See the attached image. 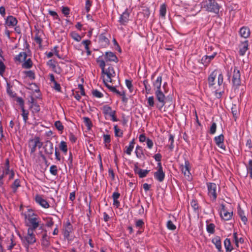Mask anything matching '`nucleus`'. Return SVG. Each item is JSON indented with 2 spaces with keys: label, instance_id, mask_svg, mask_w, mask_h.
<instances>
[{
  "label": "nucleus",
  "instance_id": "1",
  "mask_svg": "<svg viewBox=\"0 0 252 252\" xmlns=\"http://www.w3.org/2000/svg\"><path fill=\"white\" fill-rule=\"evenodd\" d=\"M201 7L208 12L218 14L220 6L216 0H203L201 3Z\"/></svg>",
  "mask_w": 252,
  "mask_h": 252
},
{
  "label": "nucleus",
  "instance_id": "2",
  "mask_svg": "<svg viewBox=\"0 0 252 252\" xmlns=\"http://www.w3.org/2000/svg\"><path fill=\"white\" fill-rule=\"evenodd\" d=\"M36 216L32 213V216L29 214L28 216H26V219L27 220L26 225L32 230H35L39 225V222Z\"/></svg>",
  "mask_w": 252,
  "mask_h": 252
},
{
  "label": "nucleus",
  "instance_id": "3",
  "mask_svg": "<svg viewBox=\"0 0 252 252\" xmlns=\"http://www.w3.org/2000/svg\"><path fill=\"white\" fill-rule=\"evenodd\" d=\"M43 145V143L40 141V138L35 136L34 138L31 139L29 141V147L31 149V153H33L36 151V148L37 147L40 149Z\"/></svg>",
  "mask_w": 252,
  "mask_h": 252
},
{
  "label": "nucleus",
  "instance_id": "4",
  "mask_svg": "<svg viewBox=\"0 0 252 252\" xmlns=\"http://www.w3.org/2000/svg\"><path fill=\"white\" fill-rule=\"evenodd\" d=\"M232 84L233 87L237 88L241 85V75L240 71L236 69L235 67L233 71V77H232Z\"/></svg>",
  "mask_w": 252,
  "mask_h": 252
},
{
  "label": "nucleus",
  "instance_id": "5",
  "mask_svg": "<svg viewBox=\"0 0 252 252\" xmlns=\"http://www.w3.org/2000/svg\"><path fill=\"white\" fill-rule=\"evenodd\" d=\"M208 195L213 200H216L217 198V186L215 183H208L207 184Z\"/></svg>",
  "mask_w": 252,
  "mask_h": 252
},
{
  "label": "nucleus",
  "instance_id": "6",
  "mask_svg": "<svg viewBox=\"0 0 252 252\" xmlns=\"http://www.w3.org/2000/svg\"><path fill=\"white\" fill-rule=\"evenodd\" d=\"M155 95L156 96V98L159 103V104H158V106L159 107V109H160L165 104V96L161 90H156L155 91Z\"/></svg>",
  "mask_w": 252,
  "mask_h": 252
},
{
  "label": "nucleus",
  "instance_id": "7",
  "mask_svg": "<svg viewBox=\"0 0 252 252\" xmlns=\"http://www.w3.org/2000/svg\"><path fill=\"white\" fill-rule=\"evenodd\" d=\"M232 212H228L223 204H221V209L220 210V215L221 217L225 220H230L232 216Z\"/></svg>",
  "mask_w": 252,
  "mask_h": 252
},
{
  "label": "nucleus",
  "instance_id": "8",
  "mask_svg": "<svg viewBox=\"0 0 252 252\" xmlns=\"http://www.w3.org/2000/svg\"><path fill=\"white\" fill-rule=\"evenodd\" d=\"M102 73L107 75V79L105 80L106 82L109 81L112 83V78L116 75L115 71L112 66H109L107 69L105 70L104 73Z\"/></svg>",
  "mask_w": 252,
  "mask_h": 252
},
{
  "label": "nucleus",
  "instance_id": "9",
  "mask_svg": "<svg viewBox=\"0 0 252 252\" xmlns=\"http://www.w3.org/2000/svg\"><path fill=\"white\" fill-rule=\"evenodd\" d=\"M130 11L127 9H126L125 11L121 15L119 18V22L121 24L126 25L129 21Z\"/></svg>",
  "mask_w": 252,
  "mask_h": 252
},
{
  "label": "nucleus",
  "instance_id": "10",
  "mask_svg": "<svg viewBox=\"0 0 252 252\" xmlns=\"http://www.w3.org/2000/svg\"><path fill=\"white\" fill-rule=\"evenodd\" d=\"M34 230L31 229V228L28 229L27 236L25 237V240L28 244H32L35 242L36 239L34 234Z\"/></svg>",
  "mask_w": 252,
  "mask_h": 252
},
{
  "label": "nucleus",
  "instance_id": "11",
  "mask_svg": "<svg viewBox=\"0 0 252 252\" xmlns=\"http://www.w3.org/2000/svg\"><path fill=\"white\" fill-rule=\"evenodd\" d=\"M35 200L37 203L44 208H48L50 207L47 201L40 195H36L35 197Z\"/></svg>",
  "mask_w": 252,
  "mask_h": 252
},
{
  "label": "nucleus",
  "instance_id": "12",
  "mask_svg": "<svg viewBox=\"0 0 252 252\" xmlns=\"http://www.w3.org/2000/svg\"><path fill=\"white\" fill-rule=\"evenodd\" d=\"M18 23L17 19L13 16H8L5 20V25L9 27L15 26Z\"/></svg>",
  "mask_w": 252,
  "mask_h": 252
},
{
  "label": "nucleus",
  "instance_id": "13",
  "mask_svg": "<svg viewBox=\"0 0 252 252\" xmlns=\"http://www.w3.org/2000/svg\"><path fill=\"white\" fill-rule=\"evenodd\" d=\"M105 59L106 61L115 62L117 63L118 59L114 53L111 52H106L105 54Z\"/></svg>",
  "mask_w": 252,
  "mask_h": 252
},
{
  "label": "nucleus",
  "instance_id": "14",
  "mask_svg": "<svg viewBox=\"0 0 252 252\" xmlns=\"http://www.w3.org/2000/svg\"><path fill=\"white\" fill-rule=\"evenodd\" d=\"M103 82H104L105 85L106 86V87L108 89H109V90L110 91H111L112 92L118 95H124L125 94V92L124 91L122 92H120L119 91H118V90H117L116 89V87L113 86H111V85H109L107 83V82H106L105 79H103Z\"/></svg>",
  "mask_w": 252,
  "mask_h": 252
},
{
  "label": "nucleus",
  "instance_id": "15",
  "mask_svg": "<svg viewBox=\"0 0 252 252\" xmlns=\"http://www.w3.org/2000/svg\"><path fill=\"white\" fill-rule=\"evenodd\" d=\"M45 152L48 155H52L54 152V147L53 143L50 141H47L44 146Z\"/></svg>",
  "mask_w": 252,
  "mask_h": 252
},
{
  "label": "nucleus",
  "instance_id": "16",
  "mask_svg": "<svg viewBox=\"0 0 252 252\" xmlns=\"http://www.w3.org/2000/svg\"><path fill=\"white\" fill-rule=\"evenodd\" d=\"M182 173L185 176L189 178L190 172L189 170V162L188 160H185V165H181Z\"/></svg>",
  "mask_w": 252,
  "mask_h": 252
},
{
  "label": "nucleus",
  "instance_id": "17",
  "mask_svg": "<svg viewBox=\"0 0 252 252\" xmlns=\"http://www.w3.org/2000/svg\"><path fill=\"white\" fill-rule=\"evenodd\" d=\"M239 48L240 55L244 56L248 49V41L246 40L245 41L242 42L239 46Z\"/></svg>",
  "mask_w": 252,
  "mask_h": 252
},
{
  "label": "nucleus",
  "instance_id": "18",
  "mask_svg": "<svg viewBox=\"0 0 252 252\" xmlns=\"http://www.w3.org/2000/svg\"><path fill=\"white\" fill-rule=\"evenodd\" d=\"M212 243L215 245L216 248L219 252H222L221 240L220 237L216 236L213 238L212 240Z\"/></svg>",
  "mask_w": 252,
  "mask_h": 252
},
{
  "label": "nucleus",
  "instance_id": "19",
  "mask_svg": "<svg viewBox=\"0 0 252 252\" xmlns=\"http://www.w3.org/2000/svg\"><path fill=\"white\" fill-rule=\"evenodd\" d=\"M217 72L218 71L217 70H214L209 76L208 81L209 87L213 86L215 84V80L217 75Z\"/></svg>",
  "mask_w": 252,
  "mask_h": 252
},
{
  "label": "nucleus",
  "instance_id": "20",
  "mask_svg": "<svg viewBox=\"0 0 252 252\" xmlns=\"http://www.w3.org/2000/svg\"><path fill=\"white\" fill-rule=\"evenodd\" d=\"M154 177L158 181L161 182L164 180L165 174L163 170H158V171L154 173Z\"/></svg>",
  "mask_w": 252,
  "mask_h": 252
},
{
  "label": "nucleus",
  "instance_id": "21",
  "mask_svg": "<svg viewBox=\"0 0 252 252\" xmlns=\"http://www.w3.org/2000/svg\"><path fill=\"white\" fill-rule=\"evenodd\" d=\"M162 82V76H159L157 79L153 82L154 89L155 90H161V85Z\"/></svg>",
  "mask_w": 252,
  "mask_h": 252
},
{
  "label": "nucleus",
  "instance_id": "22",
  "mask_svg": "<svg viewBox=\"0 0 252 252\" xmlns=\"http://www.w3.org/2000/svg\"><path fill=\"white\" fill-rule=\"evenodd\" d=\"M72 230V227L70 222H67L63 231V235L65 238H68L69 236L70 233Z\"/></svg>",
  "mask_w": 252,
  "mask_h": 252
},
{
  "label": "nucleus",
  "instance_id": "23",
  "mask_svg": "<svg viewBox=\"0 0 252 252\" xmlns=\"http://www.w3.org/2000/svg\"><path fill=\"white\" fill-rule=\"evenodd\" d=\"M239 33L241 37L246 38L250 36V29L247 27H243L240 29Z\"/></svg>",
  "mask_w": 252,
  "mask_h": 252
},
{
  "label": "nucleus",
  "instance_id": "24",
  "mask_svg": "<svg viewBox=\"0 0 252 252\" xmlns=\"http://www.w3.org/2000/svg\"><path fill=\"white\" fill-rule=\"evenodd\" d=\"M27 57V55L26 52H20L18 55L15 57V60L19 62H22L26 60Z\"/></svg>",
  "mask_w": 252,
  "mask_h": 252
},
{
  "label": "nucleus",
  "instance_id": "25",
  "mask_svg": "<svg viewBox=\"0 0 252 252\" xmlns=\"http://www.w3.org/2000/svg\"><path fill=\"white\" fill-rule=\"evenodd\" d=\"M224 247L226 249V252H231L233 249L232 246L231 244V242L229 239L226 238L224 241Z\"/></svg>",
  "mask_w": 252,
  "mask_h": 252
},
{
  "label": "nucleus",
  "instance_id": "26",
  "mask_svg": "<svg viewBox=\"0 0 252 252\" xmlns=\"http://www.w3.org/2000/svg\"><path fill=\"white\" fill-rule=\"evenodd\" d=\"M3 168V174L7 175L10 172L9 170V161L8 158H6L5 160V163L4 164V166L2 167Z\"/></svg>",
  "mask_w": 252,
  "mask_h": 252
},
{
  "label": "nucleus",
  "instance_id": "27",
  "mask_svg": "<svg viewBox=\"0 0 252 252\" xmlns=\"http://www.w3.org/2000/svg\"><path fill=\"white\" fill-rule=\"evenodd\" d=\"M233 239L234 241L235 244V245L238 247V244L239 243H240L241 244L244 243V239L241 237L240 238H238L237 237V233L235 232L233 233Z\"/></svg>",
  "mask_w": 252,
  "mask_h": 252
},
{
  "label": "nucleus",
  "instance_id": "28",
  "mask_svg": "<svg viewBox=\"0 0 252 252\" xmlns=\"http://www.w3.org/2000/svg\"><path fill=\"white\" fill-rule=\"evenodd\" d=\"M102 110L103 112L105 114L107 115H109L110 114H112L113 113V111L112 110V108L111 107L107 105H105L103 106L102 107Z\"/></svg>",
  "mask_w": 252,
  "mask_h": 252
},
{
  "label": "nucleus",
  "instance_id": "29",
  "mask_svg": "<svg viewBox=\"0 0 252 252\" xmlns=\"http://www.w3.org/2000/svg\"><path fill=\"white\" fill-rule=\"evenodd\" d=\"M20 186V181L19 179H16L14 181L13 183L11 185V188L13 190L14 192L17 190L18 187Z\"/></svg>",
  "mask_w": 252,
  "mask_h": 252
},
{
  "label": "nucleus",
  "instance_id": "30",
  "mask_svg": "<svg viewBox=\"0 0 252 252\" xmlns=\"http://www.w3.org/2000/svg\"><path fill=\"white\" fill-rule=\"evenodd\" d=\"M71 37L76 41H80L81 40V36L75 32H73L70 33Z\"/></svg>",
  "mask_w": 252,
  "mask_h": 252
},
{
  "label": "nucleus",
  "instance_id": "31",
  "mask_svg": "<svg viewBox=\"0 0 252 252\" xmlns=\"http://www.w3.org/2000/svg\"><path fill=\"white\" fill-rule=\"evenodd\" d=\"M214 140L217 145L221 144V143H223L224 140V136L223 134H221L219 136L215 137Z\"/></svg>",
  "mask_w": 252,
  "mask_h": 252
},
{
  "label": "nucleus",
  "instance_id": "32",
  "mask_svg": "<svg viewBox=\"0 0 252 252\" xmlns=\"http://www.w3.org/2000/svg\"><path fill=\"white\" fill-rule=\"evenodd\" d=\"M32 65V61L31 59H29L23 63L22 67L25 68H30Z\"/></svg>",
  "mask_w": 252,
  "mask_h": 252
},
{
  "label": "nucleus",
  "instance_id": "33",
  "mask_svg": "<svg viewBox=\"0 0 252 252\" xmlns=\"http://www.w3.org/2000/svg\"><path fill=\"white\" fill-rule=\"evenodd\" d=\"M31 108L32 109V112L33 113H38L40 111V108L39 105L36 103H34L33 104H32L30 106Z\"/></svg>",
  "mask_w": 252,
  "mask_h": 252
},
{
  "label": "nucleus",
  "instance_id": "34",
  "mask_svg": "<svg viewBox=\"0 0 252 252\" xmlns=\"http://www.w3.org/2000/svg\"><path fill=\"white\" fill-rule=\"evenodd\" d=\"M143 84L145 89L146 94H150L151 91V88L150 84L148 83L147 80H145L143 81Z\"/></svg>",
  "mask_w": 252,
  "mask_h": 252
},
{
  "label": "nucleus",
  "instance_id": "35",
  "mask_svg": "<svg viewBox=\"0 0 252 252\" xmlns=\"http://www.w3.org/2000/svg\"><path fill=\"white\" fill-rule=\"evenodd\" d=\"M215 225L213 223H210L207 225V231L210 234H213L215 232Z\"/></svg>",
  "mask_w": 252,
  "mask_h": 252
},
{
  "label": "nucleus",
  "instance_id": "36",
  "mask_svg": "<svg viewBox=\"0 0 252 252\" xmlns=\"http://www.w3.org/2000/svg\"><path fill=\"white\" fill-rule=\"evenodd\" d=\"M248 174H250V177L252 179V159L249 161L248 165L247 166Z\"/></svg>",
  "mask_w": 252,
  "mask_h": 252
},
{
  "label": "nucleus",
  "instance_id": "37",
  "mask_svg": "<svg viewBox=\"0 0 252 252\" xmlns=\"http://www.w3.org/2000/svg\"><path fill=\"white\" fill-rule=\"evenodd\" d=\"M134 144V141L132 140L129 143L128 147L127 148L126 150V153L128 155H130L131 152L132 151Z\"/></svg>",
  "mask_w": 252,
  "mask_h": 252
},
{
  "label": "nucleus",
  "instance_id": "38",
  "mask_svg": "<svg viewBox=\"0 0 252 252\" xmlns=\"http://www.w3.org/2000/svg\"><path fill=\"white\" fill-rule=\"evenodd\" d=\"M160 15L162 17H165L166 13V6L165 4H162L160 7Z\"/></svg>",
  "mask_w": 252,
  "mask_h": 252
},
{
  "label": "nucleus",
  "instance_id": "39",
  "mask_svg": "<svg viewBox=\"0 0 252 252\" xmlns=\"http://www.w3.org/2000/svg\"><path fill=\"white\" fill-rule=\"evenodd\" d=\"M60 149L64 153H66L67 151V147L66 142L64 141H61L59 146Z\"/></svg>",
  "mask_w": 252,
  "mask_h": 252
},
{
  "label": "nucleus",
  "instance_id": "40",
  "mask_svg": "<svg viewBox=\"0 0 252 252\" xmlns=\"http://www.w3.org/2000/svg\"><path fill=\"white\" fill-rule=\"evenodd\" d=\"M42 244L43 245L48 247L50 245V243L48 241V239L47 238V236L46 234L43 235L42 239Z\"/></svg>",
  "mask_w": 252,
  "mask_h": 252
},
{
  "label": "nucleus",
  "instance_id": "41",
  "mask_svg": "<svg viewBox=\"0 0 252 252\" xmlns=\"http://www.w3.org/2000/svg\"><path fill=\"white\" fill-rule=\"evenodd\" d=\"M92 94L94 96L97 98H101L103 97V94L97 90L92 91Z\"/></svg>",
  "mask_w": 252,
  "mask_h": 252
},
{
  "label": "nucleus",
  "instance_id": "42",
  "mask_svg": "<svg viewBox=\"0 0 252 252\" xmlns=\"http://www.w3.org/2000/svg\"><path fill=\"white\" fill-rule=\"evenodd\" d=\"M126 85L127 88L129 90V92L130 93H132L133 90V87L131 81L129 80H127V79L126 80Z\"/></svg>",
  "mask_w": 252,
  "mask_h": 252
},
{
  "label": "nucleus",
  "instance_id": "43",
  "mask_svg": "<svg viewBox=\"0 0 252 252\" xmlns=\"http://www.w3.org/2000/svg\"><path fill=\"white\" fill-rule=\"evenodd\" d=\"M149 171L150 170L141 169L139 171L138 175L140 178H143L147 176Z\"/></svg>",
  "mask_w": 252,
  "mask_h": 252
},
{
  "label": "nucleus",
  "instance_id": "44",
  "mask_svg": "<svg viewBox=\"0 0 252 252\" xmlns=\"http://www.w3.org/2000/svg\"><path fill=\"white\" fill-rule=\"evenodd\" d=\"M201 63L205 66H207L210 63V61L208 59V56H204L201 60Z\"/></svg>",
  "mask_w": 252,
  "mask_h": 252
},
{
  "label": "nucleus",
  "instance_id": "45",
  "mask_svg": "<svg viewBox=\"0 0 252 252\" xmlns=\"http://www.w3.org/2000/svg\"><path fill=\"white\" fill-rule=\"evenodd\" d=\"M167 228L171 230H174L176 228V226L173 224L171 220H168L167 222Z\"/></svg>",
  "mask_w": 252,
  "mask_h": 252
},
{
  "label": "nucleus",
  "instance_id": "46",
  "mask_svg": "<svg viewBox=\"0 0 252 252\" xmlns=\"http://www.w3.org/2000/svg\"><path fill=\"white\" fill-rule=\"evenodd\" d=\"M25 73L27 77L31 79H34L35 78L34 73L32 70L26 71H25Z\"/></svg>",
  "mask_w": 252,
  "mask_h": 252
},
{
  "label": "nucleus",
  "instance_id": "47",
  "mask_svg": "<svg viewBox=\"0 0 252 252\" xmlns=\"http://www.w3.org/2000/svg\"><path fill=\"white\" fill-rule=\"evenodd\" d=\"M49 14L52 16L54 17V19L55 20H57L59 21L61 20L60 18H59L57 13L55 11H52V10H49Z\"/></svg>",
  "mask_w": 252,
  "mask_h": 252
},
{
  "label": "nucleus",
  "instance_id": "48",
  "mask_svg": "<svg viewBox=\"0 0 252 252\" xmlns=\"http://www.w3.org/2000/svg\"><path fill=\"white\" fill-rule=\"evenodd\" d=\"M50 172L53 175H57L58 173L57 167L56 165H52L50 168Z\"/></svg>",
  "mask_w": 252,
  "mask_h": 252
},
{
  "label": "nucleus",
  "instance_id": "49",
  "mask_svg": "<svg viewBox=\"0 0 252 252\" xmlns=\"http://www.w3.org/2000/svg\"><path fill=\"white\" fill-rule=\"evenodd\" d=\"M115 134L116 136L122 137L123 136V131L118 127H114Z\"/></svg>",
  "mask_w": 252,
  "mask_h": 252
},
{
  "label": "nucleus",
  "instance_id": "50",
  "mask_svg": "<svg viewBox=\"0 0 252 252\" xmlns=\"http://www.w3.org/2000/svg\"><path fill=\"white\" fill-rule=\"evenodd\" d=\"M62 12L64 15V16L67 17L68 15L69 14V8L66 6H63Z\"/></svg>",
  "mask_w": 252,
  "mask_h": 252
},
{
  "label": "nucleus",
  "instance_id": "51",
  "mask_svg": "<svg viewBox=\"0 0 252 252\" xmlns=\"http://www.w3.org/2000/svg\"><path fill=\"white\" fill-rule=\"evenodd\" d=\"M97 62L99 63V65L102 70V73H104L105 72V63L103 60H98Z\"/></svg>",
  "mask_w": 252,
  "mask_h": 252
},
{
  "label": "nucleus",
  "instance_id": "52",
  "mask_svg": "<svg viewBox=\"0 0 252 252\" xmlns=\"http://www.w3.org/2000/svg\"><path fill=\"white\" fill-rule=\"evenodd\" d=\"M223 81V77L222 73H220L218 76V85L220 86L222 85Z\"/></svg>",
  "mask_w": 252,
  "mask_h": 252
},
{
  "label": "nucleus",
  "instance_id": "53",
  "mask_svg": "<svg viewBox=\"0 0 252 252\" xmlns=\"http://www.w3.org/2000/svg\"><path fill=\"white\" fill-rule=\"evenodd\" d=\"M83 121L86 126H92V122L89 118L84 117L83 118Z\"/></svg>",
  "mask_w": 252,
  "mask_h": 252
},
{
  "label": "nucleus",
  "instance_id": "54",
  "mask_svg": "<svg viewBox=\"0 0 252 252\" xmlns=\"http://www.w3.org/2000/svg\"><path fill=\"white\" fill-rule=\"evenodd\" d=\"M92 1L90 0H87L85 3V9L87 12L90 10V7L92 6Z\"/></svg>",
  "mask_w": 252,
  "mask_h": 252
},
{
  "label": "nucleus",
  "instance_id": "55",
  "mask_svg": "<svg viewBox=\"0 0 252 252\" xmlns=\"http://www.w3.org/2000/svg\"><path fill=\"white\" fill-rule=\"evenodd\" d=\"M239 215L241 217V220L245 224L247 221V218L244 215V212L243 211H239Z\"/></svg>",
  "mask_w": 252,
  "mask_h": 252
},
{
  "label": "nucleus",
  "instance_id": "56",
  "mask_svg": "<svg viewBox=\"0 0 252 252\" xmlns=\"http://www.w3.org/2000/svg\"><path fill=\"white\" fill-rule=\"evenodd\" d=\"M148 104L150 107H153L154 106L155 102L153 96H150L148 98Z\"/></svg>",
  "mask_w": 252,
  "mask_h": 252
},
{
  "label": "nucleus",
  "instance_id": "57",
  "mask_svg": "<svg viewBox=\"0 0 252 252\" xmlns=\"http://www.w3.org/2000/svg\"><path fill=\"white\" fill-rule=\"evenodd\" d=\"M144 223L141 220H137L135 222V225L137 227L139 228H142Z\"/></svg>",
  "mask_w": 252,
  "mask_h": 252
},
{
  "label": "nucleus",
  "instance_id": "58",
  "mask_svg": "<svg viewBox=\"0 0 252 252\" xmlns=\"http://www.w3.org/2000/svg\"><path fill=\"white\" fill-rule=\"evenodd\" d=\"M99 40L101 42H104L105 44H107L109 42L108 39L102 34L100 35Z\"/></svg>",
  "mask_w": 252,
  "mask_h": 252
},
{
  "label": "nucleus",
  "instance_id": "59",
  "mask_svg": "<svg viewBox=\"0 0 252 252\" xmlns=\"http://www.w3.org/2000/svg\"><path fill=\"white\" fill-rule=\"evenodd\" d=\"M231 112L233 114V117L236 118L237 115V108L236 105H234L231 108Z\"/></svg>",
  "mask_w": 252,
  "mask_h": 252
},
{
  "label": "nucleus",
  "instance_id": "60",
  "mask_svg": "<svg viewBox=\"0 0 252 252\" xmlns=\"http://www.w3.org/2000/svg\"><path fill=\"white\" fill-rule=\"evenodd\" d=\"M190 205L194 210H196L198 209V205L196 201L192 200L190 202Z\"/></svg>",
  "mask_w": 252,
  "mask_h": 252
},
{
  "label": "nucleus",
  "instance_id": "61",
  "mask_svg": "<svg viewBox=\"0 0 252 252\" xmlns=\"http://www.w3.org/2000/svg\"><path fill=\"white\" fill-rule=\"evenodd\" d=\"M5 69V66L4 63L0 61V75H2Z\"/></svg>",
  "mask_w": 252,
  "mask_h": 252
},
{
  "label": "nucleus",
  "instance_id": "62",
  "mask_svg": "<svg viewBox=\"0 0 252 252\" xmlns=\"http://www.w3.org/2000/svg\"><path fill=\"white\" fill-rule=\"evenodd\" d=\"M90 43H91V41L89 40H83L82 42V44L85 46V48L86 50H88V48H89V45L90 44Z\"/></svg>",
  "mask_w": 252,
  "mask_h": 252
},
{
  "label": "nucleus",
  "instance_id": "63",
  "mask_svg": "<svg viewBox=\"0 0 252 252\" xmlns=\"http://www.w3.org/2000/svg\"><path fill=\"white\" fill-rule=\"evenodd\" d=\"M47 65L53 69L56 67L55 62L53 60H50L47 62Z\"/></svg>",
  "mask_w": 252,
  "mask_h": 252
},
{
  "label": "nucleus",
  "instance_id": "64",
  "mask_svg": "<svg viewBox=\"0 0 252 252\" xmlns=\"http://www.w3.org/2000/svg\"><path fill=\"white\" fill-rule=\"evenodd\" d=\"M103 138H104V142L105 144L109 143L110 142V135L108 134H104L103 135Z\"/></svg>",
  "mask_w": 252,
  "mask_h": 252
}]
</instances>
